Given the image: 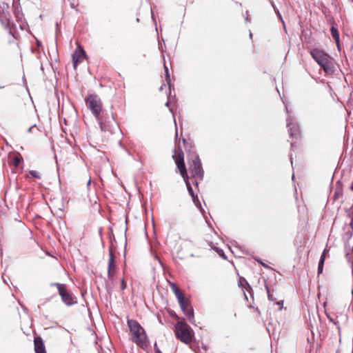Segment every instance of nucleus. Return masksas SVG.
<instances>
[{
	"mask_svg": "<svg viewBox=\"0 0 353 353\" xmlns=\"http://www.w3.org/2000/svg\"><path fill=\"white\" fill-rule=\"evenodd\" d=\"M52 285H55L57 287L59 294L61 297L63 302L67 305H72L77 303L76 298L68 292L65 285L57 283H53Z\"/></svg>",
	"mask_w": 353,
	"mask_h": 353,
	"instance_id": "6",
	"label": "nucleus"
},
{
	"mask_svg": "<svg viewBox=\"0 0 353 353\" xmlns=\"http://www.w3.org/2000/svg\"><path fill=\"white\" fill-rule=\"evenodd\" d=\"M310 55L321 66L326 74L331 75L336 70L334 59L324 50L314 48L310 51Z\"/></svg>",
	"mask_w": 353,
	"mask_h": 353,
	"instance_id": "2",
	"label": "nucleus"
},
{
	"mask_svg": "<svg viewBox=\"0 0 353 353\" xmlns=\"http://www.w3.org/2000/svg\"><path fill=\"white\" fill-rule=\"evenodd\" d=\"M29 175H30L31 176H32L35 179H40V177H41L39 172L36 170H30L29 172V174L28 175V176Z\"/></svg>",
	"mask_w": 353,
	"mask_h": 353,
	"instance_id": "19",
	"label": "nucleus"
},
{
	"mask_svg": "<svg viewBox=\"0 0 353 353\" xmlns=\"http://www.w3.org/2000/svg\"><path fill=\"white\" fill-rule=\"evenodd\" d=\"M327 316H328V318L330 319V321H334V319H332L329 315H328Z\"/></svg>",
	"mask_w": 353,
	"mask_h": 353,
	"instance_id": "27",
	"label": "nucleus"
},
{
	"mask_svg": "<svg viewBox=\"0 0 353 353\" xmlns=\"http://www.w3.org/2000/svg\"><path fill=\"white\" fill-rule=\"evenodd\" d=\"M131 340L145 351L149 348L150 341L146 332H132Z\"/></svg>",
	"mask_w": 353,
	"mask_h": 353,
	"instance_id": "7",
	"label": "nucleus"
},
{
	"mask_svg": "<svg viewBox=\"0 0 353 353\" xmlns=\"http://www.w3.org/2000/svg\"><path fill=\"white\" fill-rule=\"evenodd\" d=\"M177 168L183 179H188L187 169L184 163V154L181 148L179 147L172 156Z\"/></svg>",
	"mask_w": 353,
	"mask_h": 353,
	"instance_id": "5",
	"label": "nucleus"
},
{
	"mask_svg": "<svg viewBox=\"0 0 353 353\" xmlns=\"http://www.w3.org/2000/svg\"><path fill=\"white\" fill-rule=\"evenodd\" d=\"M341 307L335 305L334 306H332V310L334 312H337L339 310H341Z\"/></svg>",
	"mask_w": 353,
	"mask_h": 353,
	"instance_id": "24",
	"label": "nucleus"
},
{
	"mask_svg": "<svg viewBox=\"0 0 353 353\" xmlns=\"http://www.w3.org/2000/svg\"><path fill=\"white\" fill-rule=\"evenodd\" d=\"M324 259H320L319 265H318V274H320L323 272V265H324Z\"/></svg>",
	"mask_w": 353,
	"mask_h": 353,
	"instance_id": "18",
	"label": "nucleus"
},
{
	"mask_svg": "<svg viewBox=\"0 0 353 353\" xmlns=\"http://www.w3.org/2000/svg\"><path fill=\"white\" fill-rule=\"evenodd\" d=\"M85 57V52L83 48L79 45L72 54V63L74 69L84 60Z\"/></svg>",
	"mask_w": 353,
	"mask_h": 353,
	"instance_id": "10",
	"label": "nucleus"
},
{
	"mask_svg": "<svg viewBox=\"0 0 353 353\" xmlns=\"http://www.w3.org/2000/svg\"><path fill=\"white\" fill-rule=\"evenodd\" d=\"M188 163L190 172L194 179L193 183L198 186L197 179L202 180L204 175L201 159L196 154H192L188 160Z\"/></svg>",
	"mask_w": 353,
	"mask_h": 353,
	"instance_id": "4",
	"label": "nucleus"
},
{
	"mask_svg": "<svg viewBox=\"0 0 353 353\" xmlns=\"http://www.w3.org/2000/svg\"><path fill=\"white\" fill-rule=\"evenodd\" d=\"M168 103H169L168 102H166L165 105H168Z\"/></svg>",
	"mask_w": 353,
	"mask_h": 353,
	"instance_id": "30",
	"label": "nucleus"
},
{
	"mask_svg": "<svg viewBox=\"0 0 353 353\" xmlns=\"http://www.w3.org/2000/svg\"><path fill=\"white\" fill-rule=\"evenodd\" d=\"M183 180L185 183V185L187 186L189 194L191 195L193 201H195V200L197 199V196L194 193L193 189H192L191 184L189 181V178L186 179H183Z\"/></svg>",
	"mask_w": 353,
	"mask_h": 353,
	"instance_id": "15",
	"label": "nucleus"
},
{
	"mask_svg": "<svg viewBox=\"0 0 353 353\" xmlns=\"http://www.w3.org/2000/svg\"><path fill=\"white\" fill-rule=\"evenodd\" d=\"M267 292H268V296L269 300L274 301L273 294L270 292V290L268 288H267Z\"/></svg>",
	"mask_w": 353,
	"mask_h": 353,
	"instance_id": "22",
	"label": "nucleus"
},
{
	"mask_svg": "<svg viewBox=\"0 0 353 353\" xmlns=\"http://www.w3.org/2000/svg\"><path fill=\"white\" fill-rule=\"evenodd\" d=\"M327 252H328V250L327 249H325L323 252V254H321V259H323L325 261Z\"/></svg>",
	"mask_w": 353,
	"mask_h": 353,
	"instance_id": "23",
	"label": "nucleus"
},
{
	"mask_svg": "<svg viewBox=\"0 0 353 353\" xmlns=\"http://www.w3.org/2000/svg\"><path fill=\"white\" fill-rule=\"evenodd\" d=\"M90 179L88 180V184H90Z\"/></svg>",
	"mask_w": 353,
	"mask_h": 353,
	"instance_id": "29",
	"label": "nucleus"
},
{
	"mask_svg": "<svg viewBox=\"0 0 353 353\" xmlns=\"http://www.w3.org/2000/svg\"><path fill=\"white\" fill-rule=\"evenodd\" d=\"M250 37L252 38V32L250 33Z\"/></svg>",
	"mask_w": 353,
	"mask_h": 353,
	"instance_id": "28",
	"label": "nucleus"
},
{
	"mask_svg": "<svg viewBox=\"0 0 353 353\" xmlns=\"http://www.w3.org/2000/svg\"><path fill=\"white\" fill-rule=\"evenodd\" d=\"M330 31H331V34H332L334 40L335 41L338 48H340V39H339V33L338 32V30L335 27L332 26L330 28Z\"/></svg>",
	"mask_w": 353,
	"mask_h": 353,
	"instance_id": "13",
	"label": "nucleus"
},
{
	"mask_svg": "<svg viewBox=\"0 0 353 353\" xmlns=\"http://www.w3.org/2000/svg\"><path fill=\"white\" fill-rule=\"evenodd\" d=\"M155 353H162V352H161L160 350H157V351H155Z\"/></svg>",
	"mask_w": 353,
	"mask_h": 353,
	"instance_id": "26",
	"label": "nucleus"
},
{
	"mask_svg": "<svg viewBox=\"0 0 353 353\" xmlns=\"http://www.w3.org/2000/svg\"><path fill=\"white\" fill-rule=\"evenodd\" d=\"M168 283L178 300L181 310L190 321L194 318V310L190 305V300L185 296L183 292L178 288L176 283L170 281H168Z\"/></svg>",
	"mask_w": 353,
	"mask_h": 353,
	"instance_id": "3",
	"label": "nucleus"
},
{
	"mask_svg": "<svg viewBox=\"0 0 353 353\" xmlns=\"http://www.w3.org/2000/svg\"><path fill=\"white\" fill-rule=\"evenodd\" d=\"M175 336L177 339L182 343L190 345L192 347V344L199 345V340H196L194 336V332H174Z\"/></svg>",
	"mask_w": 353,
	"mask_h": 353,
	"instance_id": "8",
	"label": "nucleus"
},
{
	"mask_svg": "<svg viewBox=\"0 0 353 353\" xmlns=\"http://www.w3.org/2000/svg\"><path fill=\"white\" fill-rule=\"evenodd\" d=\"M116 256L112 248L109 249V260L108 265V277L110 280L113 281L114 276L117 271V265L115 261Z\"/></svg>",
	"mask_w": 353,
	"mask_h": 353,
	"instance_id": "9",
	"label": "nucleus"
},
{
	"mask_svg": "<svg viewBox=\"0 0 353 353\" xmlns=\"http://www.w3.org/2000/svg\"><path fill=\"white\" fill-rule=\"evenodd\" d=\"M21 161V157L20 156H14L11 161L10 165L14 168H17Z\"/></svg>",
	"mask_w": 353,
	"mask_h": 353,
	"instance_id": "16",
	"label": "nucleus"
},
{
	"mask_svg": "<svg viewBox=\"0 0 353 353\" xmlns=\"http://www.w3.org/2000/svg\"><path fill=\"white\" fill-rule=\"evenodd\" d=\"M183 143H185V139H183Z\"/></svg>",
	"mask_w": 353,
	"mask_h": 353,
	"instance_id": "31",
	"label": "nucleus"
},
{
	"mask_svg": "<svg viewBox=\"0 0 353 353\" xmlns=\"http://www.w3.org/2000/svg\"><path fill=\"white\" fill-rule=\"evenodd\" d=\"M34 345L35 353H46V347L41 336H34Z\"/></svg>",
	"mask_w": 353,
	"mask_h": 353,
	"instance_id": "11",
	"label": "nucleus"
},
{
	"mask_svg": "<svg viewBox=\"0 0 353 353\" xmlns=\"http://www.w3.org/2000/svg\"><path fill=\"white\" fill-rule=\"evenodd\" d=\"M165 80L167 83L169 84V86H170V74L168 72V68L165 66Z\"/></svg>",
	"mask_w": 353,
	"mask_h": 353,
	"instance_id": "20",
	"label": "nucleus"
},
{
	"mask_svg": "<svg viewBox=\"0 0 353 353\" xmlns=\"http://www.w3.org/2000/svg\"><path fill=\"white\" fill-rule=\"evenodd\" d=\"M154 346L155 351H157V350H159V347L157 346V343H154Z\"/></svg>",
	"mask_w": 353,
	"mask_h": 353,
	"instance_id": "25",
	"label": "nucleus"
},
{
	"mask_svg": "<svg viewBox=\"0 0 353 353\" xmlns=\"http://www.w3.org/2000/svg\"><path fill=\"white\" fill-rule=\"evenodd\" d=\"M127 287L126 282L123 278L121 279L120 289L121 291L124 290Z\"/></svg>",
	"mask_w": 353,
	"mask_h": 353,
	"instance_id": "21",
	"label": "nucleus"
},
{
	"mask_svg": "<svg viewBox=\"0 0 353 353\" xmlns=\"http://www.w3.org/2000/svg\"><path fill=\"white\" fill-rule=\"evenodd\" d=\"M85 101L88 108L99 121L101 130L112 134V129L117 125L114 114L112 112L110 114L104 112L102 108V102L97 95H88L85 98Z\"/></svg>",
	"mask_w": 353,
	"mask_h": 353,
	"instance_id": "1",
	"label": "nucleus"
},
{
	"mask_svg": "<svg viewBox=\"0 0 353 353\" xmlns=\"http://www.w3.org/2000/svg\"><path fill=\"white\" fill-rule=\"evenodd\" d=\"M128 325L130 329V331H140V330H142V331H144L142 328V327L140 325V324L135 321L134 320H128Z\"/></svg>",
	"mask_w": 353,
	"mask_h": 353,
	"instance_id": "12",
	"label": "nucleus"
},
{
	"mask_svg": "<svg viewBox=\"0 0 353 353\" xmlns=\"http://www.w3.org/2000/svg\"><path fill=\"white\" fill-rule=\"evenodd\" d=\"M295 245H298L299 247H301L305 245L306 243V238L305 236H303L300 238L297 237L295 240Z\"/></svg>",
	"mask_w": 353,
	"mask_h": 353,
	"instance_id": "17",
	"label": "nucleus"
},
{
	"mask_svg": "<svg viewBox=\"0 0 353 353\" xmlns=\"http://www.w3.org/2000/svg\"><path fill=\"white\" fill-rule=\"evenodd\" d=\"M175 331H189V326L183 321H179L175 326Z\"/></svg>",
	"mask_w": 353,
	"mask_h": 353,
	"instance_id": "14",
	"label": "nucleus"
}]
</instances>
